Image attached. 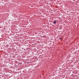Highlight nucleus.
I'll list each match as a JSON object with an SVG mask.
<instances>
[{"label": "nucleus", "instance_id": "f257e3e1", "mask_svg": "<svg viewBox=\"0 0 79 79\" xmlns=\"http://www.w3.org/2000/svg\"><path fill=\"white\" fill-rule=\"evenodd\" d=\"M53 23L54 24H56V21H54L53 22Z\"/></svg>", "mask_w": 79, "mask_h": 79}]
</instances>
